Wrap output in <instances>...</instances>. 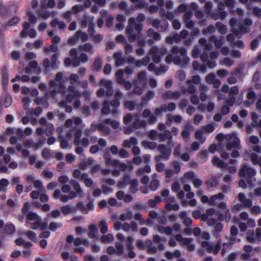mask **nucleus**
<instances>
[{
    "label": "nucleus",
    "instance_id": "obj_1",
    "mask_svg": "<svg viewBox=\"0 0 261 261\" xmlns=\"http://www.w3.org/2000/svg\"><path fill=\"white\" fill-rule=\"evenodd\" d=\"M73 125L72 132L73 134V144L76 146L75 152L79 155L84 154V148H87L90 144L88 138L84 137L81 139L82 129L85 127V124L82 122V120L79 117L74 119V121L71 119H67L65 122V126L68 128L72 127Z\"/></svg>",
    "mask_w": 261,
    "mask_h": 261
},
{
    "label": "nucleus",
    "instance_id": "obj_2",
    "mask_svg": "<svg viewBox=\"0 0 261 261\" xmlns=\"http://www.w3.org/2000/svg\"><path fill=\"white\" fill-rule=\"evenodd\" d=\"M65 87L63 81V73L58 72L55 80H51L49 82V88L44 95V97H37L34 101L37 105H40L44 108L48 107L47 99L49 98L55 99L58 93L65 94Z\"/></svg>",
    "mask_w": 261,
    "mask_h": 261
},
{
    "label": "nucleus",
    "instance_id": "obj_3",
    "mask_svg": "<svg viewBox=\"0 0 261 261\" xmlns=\"http://www.w3.org/2000/svg\"><path fill=\"white\" fill-rule=\"evenodd\" d=\"M156 120L155 115H125L124 123L129 126L124 129V133L129 135L135 129L145 127L147 121L149 124H153Z\"/></svg>",
    "mask_w": 261,
    "mask_h": 261
},
{
    "label": "nucleus",
    "instance_id": "obj_4",
    "mask_svg": "<svg viewBox=\"0 0 261 261\" xmlns=\"http://www.w3.org/2000/svg\"><path fill=\"white\" fill-rule=\"evenodd\" d=\"M171 53L167 55L165 58L166 63L171 64L173 62L174 64L181 67H185L189 64L190 58L185 47L174 46L171 50Z\"/></svg>",
    "mask_w": 261,
    "mask_h": 261
},
{
    "label": "nucleus",
    "instance_id": "obj_5",
    "mask_svg": "<svg viewBox=\"0 0 261 261\" xmlns=\"http://www.w3.org/2000/svg\"><path fill=\"white\" fill-rule=\"evenodd\" d=\"M128 23L126 28V33L128 35V41L130 42H134L137 40L139 45L144 46L145 44V40L142 37L143 24L136 23L134 17L130 18L128 20Z\"/></svg>",
    "mask_w": 261,
    "mask_h": 261
},
{
    "label": "nucleus",
    "instance_id": "obj_6",
    "mask_svg": "<svg viewBox=\"0 0 261 261\" xmlns=\"http://www.w3.org/2000/svg\"><path fill=\"white\" fill-rule=\"evenodd\" d=\"M70 184L74 191H70L68 195H65L62 194L59 189H56L53 194L54 197L55 199L59 198L60 201L63 202H67L69 200L72 199L77 196L81 197L84 195L83 190L77 181L71 179L70 181Z\"/></svg>",
    "mask_w": 261,
    "mask_h": 261
},
{
    "label": "nucleus",
    "instance_id": "obj_7",
    "mask_svg": "<svg viewBox=\"0 0 261 261\" xmlns=\"http://www.w3.org/2000/svg\"><path fill=\"white\" fill-rule=\"evenodd\" d=\"M79 80V76L76 74L72 73L69 77V81L71 85L69 86L68 88H65L66 92L65 94H63L66 96V99L68 102H71L74 98H79L81 96V93L76 90L73 86L74 84L76 83ZM63 81L65 83V81L63 79ZM64 86H65L64 85ZM66 87V86H65Z\"/></svg>",
    "mask_w": 261,
    "mask_h": 261
},
{
    "label": "nucleus",
    "instance_id": "obj_8",
    "mask_svg": "<svg viewBox=\"0 0 261 261\" xmlns=\"http://www.w3.org/2000/svg\"><path fill=\"white\" fill-rule=\"evenodd\" d=\"M26 217L27 225L29 228L35 230L39 229L41 230H44L47 228V222H42L41 217L36 213L29 212L27 214Z\"/></svg>",
    "mask_w": 261,
    "mask_h": 261
},
{
    "label": "nucleus",
    "instance_id": "obj_9",
    "mask_svg": "<svg viewBox=\"0 0 261 261\" xmlns=\"http://www.w3.org/2000/svg\"><path fill=\"white\" fill-rule=\"evenodd\" d=\"M216 138L219 142L223 141L224 139L226 140L227 141V144H226V149L228 151L233 148L237 149L240 148V139L236 133L226 135H224L222 133H219L216 136Z\"/></svg>",
    "mask_w": 261,
    "mask_h": 261
},
{
    "label": "nucleus",
    "instance_id": "obj_10",
    "mask_svg": "<svg viewBox=\"0 0 261 261\" xmlns=\"http://www.w3.org/2000/svg\"><path fill=\"white\" fill-rule=\"evenodd\" d=\"M201 238L205 240L201 242V247L205 248L206 252L209 253H213L215 255L217 254L221 248V241H218L215 245L208 242V241L210 239V236L207 232H203L201 234Z\"/></svg>",
    "mask_w": 261,
    "mask_h": 261
},
{
    "label": "nucleus",
    "instance_id": "obj_11",
    "mask_svg": "<svg viewBox=\"0 0 261 261\" xmlns=\"http://www.w3.org/2000/svg\"><path fill=\"white\" fill-rule=\"evenodd\" d=\"M167 49L165 47L159 48L157 46H153L149 50V53L151 56L152 61L159 63L162 58L167 54Z\"/></svg>",
    "mask_w": 261,
    "mask_h": 261
},
{
    "label": "nucleus",
    "instance_id": "obj_12",
    "mask_svg": "<svg viewBox=\"0 0 261 261\" xmlns=\"http://www.w3.org/2000/svg\"><path fill=\"white\" fill-rule=\"evenodd\" d=\"M172 147H168L164 144L159 145L158 147L159 151L161 155H156L155 157V161L156 162H160L162 160L167 161L169 159L172 153Z\"/></svg>",
    "mask_w": 261,
    "mask_h": 261
},
{
    "label": "nucleus",
    "instance_id": "obj_13",
    "mask_svg": "<svg viewBox=\"0 0 261 261\" xmlns=\"http://www.w3.org/2000/svg\"><path fill=\"white\" fill-rule=\"evenodd\" d=\"M256 171L255 169L248 167L247 165H244L239 171V176L241 177H248L247 183L249 185L251 184V178L256 175Z\"/></svg>",
    "mask_w": 261,
    "mask_h": 261
},
{
    "label": "nucleus",
    "instance_id": "obj_14",
    "mask_svg": "<svg viewBox=\"0 0 261 261\" xmlns=\"http://www.w3.org/2000/svg\"><path fill=\"white\" fill-rule=\"evenodd\" d=\"M175 239L178 242H180L181 245L186 246L187 249L189 251H193L195 249V246L192 244V242L193 241V239L189 238H183L182 236L180 234H177L175 236Z\"/></svg>",
    "mask_w": 261,
    "mask_h": 261
},
{
    "label": "nucleus",
    "instance_id": "obj_15",
    "mask_svg": "<svg viewBox=\"0 0 261 261\" xmlns=\"http://www.w3.org/2000/svg\"><path fill=\"white\" fill-rule=\"evenodd\" d=\"M252 24L253 20L250 18H246L242 23L239 24L238 30L241 34V37L243 34H247L250 31Z\"/></svg>",
    "mask_w": 261,
    "mask_h": 261
},
{
    "label": "nucleus",
    "instance_id": "obj_16",
    "mask_svg": "<svg viewBox=\"0 0 261 261\" xmlns=\"http://www.w3.org/2000/svg\"><path fill=\"white\" fill-rule=\"evenodd\" d=\"M155 92L152 90H148L146 93L142 96V101L136 107L138 110H141L143 108L146 106L148 102L154 98Z\"/></svg>",
    "mask_w": 261,
    "mask_h": 261
},
{
    "label": "nucleus",
    "instance_id": "obj_17",
    "mask_svg": "<svg viewBox=\"0 0 261 261\" xmlns=\"http://www.w3.org/2000/svg\"><path fill=\"white\" fill-rule=\"evenodd\" d=\"M23 30L21 32L20 36L22 38H26L29 36L31 38H35L37 36V32L35 29H32L29 30L30 24L28 22H24L23 24Z\"/></svg>",
    "mask_w": 261,
    "mask_h": 261
},
{
    "label": "nucleus",
    "instance_id": "obj_18",
    "mask_svg": "<svg viewBox=\"0 0 261 261\" xmlns=\"http://www.w3.org/2000/svg\"><path fill=\"white\" fill-rule=\"evenodd\" d=\"M135 239L132 236H128L126 239V249L128 252V256L130 258H134L136 256V254L134 251V246L133 243Z\"/></svg>",
    "mask_w": 261,
    "mask_h": 261
},
{
    "label": "nucleus",
    "instance_id": "obj_19",
    "mask_svg": "<svg viewBox=\"0 0 261 261\" xmlns=\"http://www.w3.org/2000/svg\"><path fill=\"white\" fill-rule=\"evenodd\" d=\"M152 26L156 28L159 32H164L168 28L169 24L166 20H159L154 19L151 21Z\"/></svg>",
    "mask_w": 261,
    "mask_h": 261
},
{
    "label": "nucleus",
    "instance_id": "obj_20",
    "mask_svg": "<svg viewBox=\"0 0 261 261\" xmlns=\"http://www.w3.org/2000/svg\"><path fill=\"white\" fill-rule=\"evenodd\" d=\"M176 105L174 102H170L168 105H162L155 110L154 114H161L168 111L173 112L176 109Z\"/></svg>",
    "mask_w": 261,
    "mask_h": 261
},
{
    "label": "nucleus",
    "instance_id": "obj_21",
    "mask_svg": "<svg viewBox=\"0 0 261 261\" xmlns=\"http://www.w3.org/2000/svg\"><path fill=\"white\" fill-rule=\"evenodd\" d=\"M186 84L187 85L186 87L185 86H181L180 87V89L184 94H186L188 93L189 94H194L196 93L197 88L195 86V84L192 83L190 80L186 81Z\"/></svg>",
    "mask_w": 261,
    "mask_h": 261
},
{
    "label": "nucleus",
    "instance_id": "obj_22",
    "mask_svg": "<svg viewBox=\"0 0 261 261\" xmlns=\"http://www.w3.org/2000/svg\"><path fill=\"white\" fill-rule=\"evenodd\" d=\"M181 96V93L177 91H172L171 90H168L165 91L162 95V98L165 100H176L178 99Z\"/></svg>",
    "mask_w": 261,
    "mask_h": 261
},
{
    "label": "nucleus",
    "instance_id": "obj_23",
    "mask_svg": "<svg viewBox=\"0 0 261 261\" xmlns=\"http://www.w3.org/2000/svg\"><path fill=\"white\" fill-rule=\"evenodd\" d=\"M147 73L145 71L140 72L136 79L133 81L134 84H139L142 87H145L147 84Z\"/></svg>",
    "mask_w": 261,
    "mask_h": 261
},
{
    "label": "nucleus",
    "instance_id": "obj_24",
    "mask_svg": "<svg viewBox=\"0 0 261 261\" xmlns=\"http://www.w3.org/2000/svg\"><path fill=\"white\" fill-rule=\"evenodd\" d=\"M100 85L106 89V94L107 96H111L113 94V83L111 81L102 79L100 82Z\"/></svg>",
    "mask_w": 261,
    "mask_h": 261
},
{
    "label": "nucleus",
    "instance_id": "obj_25",
    "mask_svg": "<svg viewBox=\"0 0 261 261\" xmlns=\"http://www.w3.org/2000/svg\"><path fill=\"white\" fill-rule=\"evenodd\" d=\"M77 207L83 214H87L89 211L94 210V206L93 202H89L86 204H85L82 202H79L77 204Z\"/></svg>",
    "mask_w": 261,
    "mask_h": 261
},
{
    "label": "nucleus",
    "instance_id": "obj_26",
    "mask_svg": "<svg viewBox=\"0 0 261 261\" xmlns=\"http://www.w3.org/2000/svg\"><path fill=\"white\" fill-rule=\"evenodd\" d=\"M166 140H168V145L171 147H173L174 144L172 141V135L171 133L168 130H165L163 133H160L159 141L160 142H164Z\"/></svg>",
    "mask_w": 261,
    "mask_h": 261
},
{
    "label": "nucleus",
    "instance_id": "obj_27",
    "mask_svg": "<svg viewBox=\"0 0 261 261\" xmlns=\"http://www.w3.org/2000/svg\"><path fill=\"white\" fill-rule=\"evenodd\" d=\"M122 51L115 52L113 54V57L115 60V65L117 67L122 66L125 62V59L122 57Z\"/></svg>",
    "mask_w": 261,
    "mask_h": 261
},
{
    "label": "nucleus",
    "instance_id": "obj_28",
    "mask_svg": "<svg viewBox=\"0 0 261 261\" xmlns=\"http://www.w3.org/2000/svg\"><path fill=\"white\" fill-rule=\"evenodd\" d=\"M225 198V195L222 193H219L217 194L214 195L211 197L210 198V206H217L219 201L223 200Z\"/></svg>",
    "mask_w": 261,
    "mask_h": 261
},
{
    "label": "nucleus",
    "instance_id": "obj_29",
    "mask_svg": "<svg viewBox=\"0 0 261 261\" xmlns=\"http://www.w3.org/2000/svg\"><path fill=\"white\" fill-rule=\"evenodd\" d=\"M218 208L223 211V212L225 214V220L226 222H229L231 218V216L229 210L227 207L226 202L224 201L219 202V203L218 204Z\"/></svg>",
    "mask_w": 261,
    "mask_h": 261
},
{
    "label": "nucleus",
    "instance_id": "obj_30",
    "mask_svg": "<svg viewBox=\"0 0 261 261\" xmlns=\"http://www.w3.org/2000/svg\"><path fill=\"white\" fill-rule=\"evenodd\" d=\"M153 242L158 245V249L160 251H163L165 249L164 243L166 242V239L165 238H161L159 235H155L153 237Z\"/></svg>",
    "mask_w": 261,
    "mask_h": 261
},
{
    "label": "nucleus",
    "instance_id": "obj_31",
    "mask_svg": "<svg viewBox=\"0 0 261 261\" xmlns=\"http://www.w3.org/2000/svg\"><path fill=\"white\" fill-rule=\"evenodd\" d=\"M32 70L37 74H39L41 71L40 68L38 66V63L36 61H31L29 63V66L26 68V72L28 73L31 72Z\"/></svg>",
    "mask_w": 261,
    "mask_h": 261
},
{
    "label": "nucleus",
    "instance_id": "obj_32",
    "mask_svg": "<svg viewBox=\"0 0 261 261\" xmlns=\"http://www.w3.org/2000/svg\"><path fill=\"white\" fill-rule=\"evenodd\" d=\"M239 200L243 204L245 207H250L252 205V201L251 199H247L244 194L240 193L238 195Z\"/></svg>",
    "mask_w": 261,
    "mask_h": 261
},
{
    "label": "nucleus",
    "instance_id": "obj_33",
    "mask_svg": "<svg viewBox=\"0 0 261 261\" xmlns=\"http://www.w3.org/2000/svg\"><path fill=\"white\" fill-rule=\"evenodd\" d=\"M130 181V176L128 174H125L123 179L118 182L117 187L119 189H125L129 184Z\"/></svg>",
    "mask_w": 261,
    "mask_h": 261
},
{
    "label": "nucleus",
    "instance_id": "obj_34",
    "mask_svg": "<svg viewBox=\"0 0 261 261\" xmlns=\"http://www.w3.org/2000/svg\"><path fill=\"white\" fill-rule=\"evenodd\" d=\"M137 144V139L135 137H132L129 139L124 140L122 145L124 148H130L132 146L136 145Z\"/></svg>",
    "mask_w": 261,
    "mask_h": 261
},
{
    "label": "nucleus",
    "instance_id": "obj_35",
    "mask_svg": "<svg viewBox=\"0 0 261 261\" xmlns=\"http://www.w3.org/2000/svg\"><path fill=\"white\" fill-rule=\"evenodd\" d=\"M237 22V19L235 18H231L229 22V25L231 27V31L234 34L236 37L240 38L241 37V34L239 32L238 29L235 26Z\"/></svg>",
    "mask_w": 261,
    "mask_h": 261
},
{
    "label": "nucleus",
    "instance_id": "obj_36",
    "mask_svg": "<svg viewBox=\"0 0 261 261\" xmlns=\"http://www.w3.org/2000/svg\"><path fill=\"white\" fill-rule=\"evenodd\" d=\"M247 98L248 100L244 102V105L248 107L253 103L255 98V93L251 90H249L247 94Z\"/></svg>",
    "mask_w": 261,
    "mask_h": 261
},
{
    "label": "nucleus",
    "instance_id": "obj_37",
    "mask_svg": "<svg viewBox=\"0 0 261 261\" xmlns=\"http://www.w3.org/2000/svg\"><path fill=\"white\" fill-rule=\"evenodd\" d=\"M193 130L194 127L192 125L190 124H187L181 133L182 137L185 140L188 139L190 135L191 132Z\"/></svg>",
    "mask_w": 261,
    "mask_h": 261
},
{
    "label": "nucleus",
    "instance_id": "obj_38",
    "mask_svg": "<svg viewBox=\"0 0 261 261\" xmlns=\"http://www.w3.org/2000/svg\"><path fill=\"white\" fill-rule=\"evenodd\" d=\"M80 50H83L90 55H93L94 53V49L92 45L90 43H87L84 45H81L79 46Z\"/></svg>",
    "mask_w": 261,
    "mask_h": 261
},
{
    "label": "nucleus",
    "instance_id": "obj_39",
    "mask_svg": "<svg viewBox=\"0 0 261 261\" xmlns=\"http://www.w3.org/2000/svg\"><path fill=\"white\" fill-rule=\"evenodd\" d=\"M41 7L43 8H53L56 5L55 0H40Z\"/></svg>",
    "mask_w": 261,
    "mask_h": 261
},
{
    "label": "nucleus",
    "instance_id": "obj_40",
    "mask_svg": "<svg viewBox=\"0 0 261 261\" xmlns=\"http://www.w3.org/2000/svg\"><path fill=\"white\" fill-rule=\"evenodd\" d=\"M50 25L53 28H58L60 29H63L66 27V24L64 21H59L57 18H55L51 21Z\"/></svg>",
    "mask_w": 261,
    "mask_h": 261
},
{
    "label": "nucleus",
    "instance_id": "obj_41",
    "mask_svg": "<svg viewBox=\"0 0 261 261\" xmlns=\"http://www.w3.org/2000/svg\"><path fill=\"white\" fill-rule=\"evenodd\" d=\"M62 212L65 215H67L70 213H74L77 211V208L70 206L69 205H66L63 206L61 208Z\"/></svg>",
    "mask_w": 261,
    "mask_h": 261
},
{
    "label": "nucleus",
    "instance_id": "obj_42",
    "mask_svg": "<svg viewBox=\"0 0 261 261\" xmlns=\"http://www.w3.org/2000/svg\"><path fill=\"white\" fill-rule=\"evenodd\" d=\"M236 240V239L235 238V237H233L231 236V237L229 238L227 243H224L223 244V248L222 249L221 252L222 256H224L226 252V251L225 250V248L226 247V245H228L229 248H231V246L233 244H235Z\"/></svg>",
    "mask_w": 261,
    "mask_h": 261
},
{
    "label": "nucleus",
    "instance_id": "obj_43",
    "mask_svg": "<svg viewBox=\"0 0 261 261\" xmlns=\"http://www.w3.org/2000/svg\"><path fill=\"white\" fill-rule=\"evenodd\" d=\"M147 35L149 37L152 38L155 41H159L161 39L160 34L151 28L147 31Z\"/></svg>",
    "mask_w": 261,
    "mask_h": 261
},
{
    "label": "nucleus",
    "instance_id": "obj_44",
    "mask_svg": "<svg viewBox=\"0 0 261 261\" xmlns=\"http://www.w3.org/2000/svg\"><path fill=\"white\" fill-rule=\"evenodd\" d=\"M98 232V228L96 225L91 224L89 226L88 237L93 239L96 237Z\"/></svg>",
    "mask_w": 261,
    "mask_h": 261
},
{
    "label": "nucleus",
    "instance_id": "obj_45",
    "mask_svg": "<svg viewBox=\"0 0 261 261\" xmlns=\"http://www.w3.org/2000/svg\"><path fill=\"white\" fill-rule=\"evenodd\" d=\"M118 168L122 171H125L126 170L131 171L134 169V166L131 162H128L127 164H125L120 162Z\"/></svg>",
    "mask_w": 261,
    "mask_h": 261
},
{
    "label": "nucleus",
    "instance_id": "obj_46",
    "mask_svg": "<svg viewBox=\"0 0 261 261\" xmlns=\"http://www.w3.org/2000/svg\"><path fill=\"white\" fill-rule=\"evenodd\" d=\"M250 158V161L253 165H258L261 167V156H258L255 153H251Z\"/></svg>",
    "mask_w": 261,
    "mask_h": 261
},
{
    "label": "nucleus",
    "instance_id": "obj_47",
    "mask_svg": "<svg viewBox=\"0 0 261 261\" xmlns=\"http://www.w3.org/2000/svg\"><path fill=\"white\" fill-rule=\"evenodd\" d=\"M169 117H168L167 121H166V124L168 126H170L171 123H172L173 120L172 119H173V121L177 123L181 122L182 120V117L180 115H174L173 118H171V116L172 115H168Z\"/></svg>",
    "mask_w": 261,
    "mask_h": 261
},
{
    "label": "nucleus",
    "instance_id": "obj_48",
    "mask_svg": "<svg viewBox=\"0 0 261 261\" xmlns=\"http://www.w3.org/2000/svg\"><path fill=\"white\" fill-rule=\"evenodd\" d=\"M134 87L133 88V92H132V91L129 92L128 94L129 96H131V95H132L133 93H134L135 94H137L138 95H141L143 93V88L144 87H142V86H140L139 84H134Z\"/></svg>",
    "mask_w": 261,
    "mask_h": 261
},
{
    "label": "nucleus",
    "instance_id": "obj_49",
    "mask_svg": "<svg viewBox=\"0 0 261 261\" xmlns=\"http://www.w3.org/2000/svg\"><path fill=\"white\" fill-rule=\"evenodd\" d=\"M149 56H146L141 60H137L135 62V66L138 67H141L143 66H146L150 61Z\"/></svg>",
    "mask_w": 261,
    "mask_h": 261
},
{
    "label": "nucleus",
    "instance_id": "obj_50",
    "mask_svg": "<svg viewBox=\"0 0 261 261\" xmlns=\"http://www.w3.org/2000/svg\"><path fill=\"white\" fill-rule=\"evenodd\" d=\"M212 163L214 165L222 168H225L227 167V165L222 160H220L218 157L215 156L212 159Z\"/></svg>",
    "mask_w": 261,
    "mask_h": 261
},
{
    "label": "nucleus",
    "instance_id": "obj_51",
    "mask_svg": "<svg viewBox=\"0 0 261 261\" xmlns=\"http://www.w3.org/2000/svg\"><path fill=\"white\" fill-rule=\"evenodd\" d=\"M115 247L116 253L117 255L120 256L124 253V245L122 242H116L115 243Z\"/></svg>",
    "mask_w": 261,
    "mask_h": 261
},
{
    "label": "nucleus",
    "instance_id": "obj_52",
    "mask_svg": "<svg viewBox=\"0 0 261 261\" xmlns=\"http://www.w3.org/2000/svg\"><path fill=\"white\" fill-rule=\"evenodd\" d=\"M116 81L119 84H122L125 81L124 79V71L122 69L118 70L116 73Z\"/></svg>",
    "mask_w": 261,
    "mask_h": 261
},
{
    "label": "nucleus",
    "instance_id": "obj_53",
    "mask_svg": "<svg viewBox=\"0 0 261 261\" xmlns=\"http://www.w3.org/2000/svg\"><path fill=\"white\" fill-rule=\"evenodd\" d=\"M42 155L43 158L49 159L54 158V152L48 148H44L42 151Z\"/></svg>",
    "mask_w": 261,
    "mask_h": 261
},
{
    "label": "nucleus",
    "instance_id": "obj_54",
    "mask_svg": "<svg viewBox=\"0 0 261 261\" xmlns=\"http://www.w3.org/2000/svg\"><path fill=\"white\" fill-rule=\"evenodd\" d=\"M67 100H61L59 103L58 106L60 108H64L65 109V111L66 113H70L72 111V108L70 106H68L66 105Z\"/></svg>",
    "mask_w": 261,
    "mask_h": 261
},
{
    "label": "nucleus",
    "instance_id": "obj_55",
    "mask_svg": "<svg viewBox=\"0 0 261 261\" xmlns=\"http://www.w3.org/2000/svg\"><path fill=\"white\" fill-rule=\"evenodd\" d=\"M247 241L251 243H254L257 242L256 236L254 230H250L247 232Z\"/></svg>",
    "mask_w": 261,
    "mask_h": 261
},
{
    "label": "nucleus",
    "instance_id": "obj_56",
    "mask_svg": "<svg viewBox=\"0 0 261 261\" xmlns=\"http://www.w3.org/2000/svg\"><path fill=\"white\" fill-rule=\"evenodd\" d=\"M84 182L87 187L90 188L93 186V181L92 178L88 177V175L86 173H83L82 176Z\"/></svg>",
    "mask_w": 261,
    "mask_h": 261
},
{
    "label": "nucleus",
    "instance_id": "obj_57",
    "mask_svg": "<svg viewBox=\"0 0 261 261\" xmlns=\"http://www.w3.org/2000/svg\"><path fill=\"white\" fill-rule=\"evenodd\" d=\"M156 177V174L154 173L153 174V179H152L150 184V188L152 191H155L158 189L159 185V181L158 179H155Z\"/></svg>",
    "mask_w": 261,
    "mask_h": 261
},
{
    "label": "nucleus",
    "instance_id": "obj_58",
    "mask_svg": "<svg viewBox=\"0 0 261 261\" xmlns=\"http://www.w3.org/2000/svg\"><path fill=\"white\" fill-rule=\"evenodd\" d=\"M218 183V179L215 177H212L206 182V184L208 188L216 187L217 186Z\"/></svg>",
    "mask_w": 261,
    "mask_h": 261
},
{
    "label": "nucleus",
    "instance_id": "obj_59",
    "mask_svg": "<svg viewBox=\"0 0 261 261\" xmlns=\"http://www.w3.org/2000/svg\"><path fill=\"white\" fill-rule=\"evenodd\" d=\"M146 245H150L148 246L147 253L149 254H155L157 250V247L152 245V242L150 240H148L146 242Z\"/></svg>",
    "mask_w": 261,
    "mask_h": 261
},
{
    "label": "nucleus",
    "instance_id": "obj_60",
    "mask_svg": "<svg viewBox=\"0 0 261 261\" xmlns=\"http://www.w3.org/2000/svg\"><path fill=\"white\" fill-rule=\"evenodd\" d=\"M215 25L221 34L225 35L226 33L227 29L225 25L220 22H217Z\"/></svg>",
    "mask_w": 261,
    "mask_h": 261
},
{
    "label": "nucleus",
    "instance_id": "obj_61",
    "mask_svg": "<svg viewBox=\"0 0 261 261\" xmlns=\"http://www.w3.org/2000/svg\"><path fill=\"white\" fill-rule=\"evenodd\" d=\"M142 145L145 148L153 149L155 148H156L157 146V143L155 142L144 141L142 142Z\"/></svg>",
    "mask_w": 261,
    "mask_h": 261
},
{
    "label": "nucleus",
    "instance_id": "obj_62",
    "mask_svg": "<svg viewBox=\"0 0 261 261\" xmlns=\"http://www.w3.org/2000/svg\"><path fill=\"white\" fill-rule=\"evenodd\" d=\"M168 70V67L165 65L162 64L160 66V67L155 69L154 72L156 75H160L163 74H165Z\"/></svg>",
    "mask_w": 261,
    "mask_h": 261
},
{
    "label": "nucleus",
    "instance_id": "obj_63",
    "mask_svg": "<svg viewBox=\"0 0 261 261\" xmlns=\"http://www.w3.org/2000/svg\"><path fill=\"white\" fill-rule=\"evenodd\" d=\"M114 238L112 234L108 233L107 235H103L101 238V242L104 244L111 243L114 241Z\"/></svg>",
    "mask_w": 261,
    "mask_h": 261
},
{
    "label": "nucleus",
    "instance_id": "obj_64",
    "mask_svg": "<svg viewBox=\"0 0 261 261\" xmlns=\"http://www.w3.org/2000/svg\"><path fill=\"white\" fill-rule=\"evenodd\" d=\"M252 126L261 128V119L258 120V115H252Z\"/></svg>",
    "mask_w": 261,
    "mask_h": 261
}]
</instances>
